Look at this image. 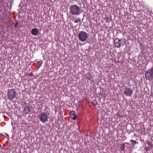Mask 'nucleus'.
Masks as SVG:
<instances>
[{"instance_id":"f257e3e1","label":"nucleus","mask_w":153,"mask_h":153,"mask_svg":"<svg viewBox=\"0 0 153 153\" xmlns=\"http://www.w3.org/2000/svg\"><path fill=\"white\" fill-rule=\"evenodd\" d=\"M70 13L74 15H79L80 13V8L76 5H73L70 7Z\"/></svg>"},{"instance_id":"f03ea898","label":"nucleus","mask_w":153,"mask_h":153,"mask_svg":"<svg viewBox=\"0 0 153 153\" xmlns=\"http://www.w3.org/2000/svg\"><path fill=\"white\" fill-rule=\"evenodd\" d=\"M16 91L15 89H9L7 91V96L8 100L12 101L16 97Z\"/></svg>"},{"instance_id":"7ed1b4c3","label":"nucleus","mask_w":153,"mask_h":153,"mask_svg":"<svg viewBox=\"0 0 153 153\" xmlns=\"http://www.w3.org/2000/svg\"><path fill=\"white\" fill-rule=\"evenodd\" d=\"M78 36L79 40L82 42L86 41L88 37V33L83 31H80L78 34Z\"/></svg>"},{"instance_id":"20e7f679","label":"nucleus","mask_w":153,"mask_h":153,"mask_svg":"<svg viewBox=\"0 0 153 153\" xmlns=\"http://www.w3.org/2000/svg\"><path fill=\"white\" fill-rule=\"evenodd\" d=\"M145 75L146 80H153V66L145 73Z\"/></svg>"},{"instance_id":"39448f33","label":"nucleus","mask_w":153,"mask_h":153,"mask_svg":"<svg viewBox=\"0 0 153 153\" xmlns=\"http://www.w3.org/2000/svg\"><path fill=\"white\" fill-rule=\"evenodd\" d=\"M39 118L40 121L43 123L48 121V116L45 112H41L40 114Z\"/></svg>"},{"instance_id":"423d86ee","label":"nucleus","mask_w":153,"mask_h":153,"mask_svg":"<svg viewBox=\"0 0 153 153\" xmlns=\"http://www.w3.org/2000/svg\"><path fill=\"white\" fill-rule=\"evenodd\" d=\"M123 93L127 97H131L133 94V91L132 89L130 88L126 87H125L124 90L123 91Z\"/></svg>"},{"instance_id":"0eeeda50","label":"nucleus","mask_w":153,"mask_h":153,"mask_svg":"<svg viewBox=\"0 0 153 153\" xmlns=\"http://www.w3.org/2000/svg\"><path fill=\"white\" fill-rule=\"evenodd\" d=\"M123 42V39H121L120 40L118 38H116L114 41V43L115 46L117 48H120L121 47L122 45L121 42Z\"/></svg>"},{"instance_id":"6e6552de","label":"nucleus","mask_w":153,"mask_h":153,"mask_svg":"<svg viewBox=\"0 0 153 153\" xmlns=\"http://www.w3.org/2000/svg\"><path fill=\"white\" fill-rule=\"evenodd\" d=\"M30 109L29 106H25L24 108L23 112L25 114H28L30 112Z\"/></svg>"},{"instance_id":"1a4fd4ad","label":"nucleus","mask_w":153,"mask_h":153,"mask_svg":"<svg viewBox=\"0 0 153 153\" xmlns=\"http://www.w3.org/2000/svg\"><path fill=\"white\" fill-rule=\"evenodd\" d=\"M39 33L38 30L37 28H34L31 30V34L34 36L37 35Z\"/></svg>"},{"instance_id":"9d476101","label":"nucleus","mask_w":153,"mask_h":153,"mask_svg":"<svg viewBox=\"0 0 153 153\" xmlns=\"http://www.w3.org/2000/svg\"><path fill=\"white\" fill-rule=\"evenodd\" d=\"M92 103L93 105L94 106H96L98 104L97 101L94 100H92Z\"/></svg>"},{"instance_id":"9b49d317","label":"nucleus","mask_w":153,"mask_h":153,"mask_svg":"<svg viewBox=\"0 0 153 153\" xmlns=\"http://www.w3.org/2000/svg\"><path fill=\"white\" fill-rule=\"evenodd\" d=\"M80 22V18L78 17L74 21L75 23H77Z\"/></svg>"},{"instance_id":"f8f14e48","label":"nucleus","mask_w":153,"mask_h":153,"mask_svg":"<svg viewBox=\"0 0 153 153\" xmlns=\"http://www.w3.org/2000/svg\"><path fill=\"white\" fill-rule=\"evenodd\" d=\"M130 142L131 143V144L133 145H134L136 143V141L135 140H134L133 139L131 140H130Z\"/></svg>"},{"instance_id":"ddd939ff","label":"nucleus","mask_w":153,"mask_h":153,"mask_svg":"<svg viewBox=\"0 0 153 153\" xmlns=\"http://www.w3.org/2000/svg\"><path fill=\"white\" fill-rule=\"evenodd\" d=\"M125 146V143H123L122 144L121 149L122 151H124Z\"/></svg>"},{"instance_id":"4468645a","label":"nucleus","mask_w":153,"mask_h":153,"mask_svg":"<svg viewBox=\"0 0 153 153\" xmlns=\"http://www.w3.org/2000/svg\"><path fill=\"white\" fill-rule=\"evenodd\" d=\"M75 114V112L74 111H72L71 112L70 115L73 116Z\"/></svg>"},{"instance_id":"2eb2a0df","label":"nucleus","mask_w":153,"mask_h":153,"mask_svg":"<svg viewBox=\"0 0 153 153\" xmlns=\"http://www.w3.org/2000/svg\"><path fill=\"white\" fill-rule=\"evenodd\" d=\"M77 118V116L76 114H75L74 116L73 117V120H76Z\"/></svg>"},{"instance_id":"dca6fc26","label":"nucleus","mask_w":153,"mask_h":153,"mask_svg":"<svg viewBox=\"0 0 153 153\" xmlns=\"http://www.w3.org/2000/svg\"><path fill=\"white\" fill-rule=\"evenodd\" d=\"M19 23L18 22L16 21V23L15 24V27H16L18 25Z\"/></svg>"},{"instance_id":"f3484780","label":"nucleus","mask_w":153,"mask_h":153,"mask_svg":"<svg viewBox=\"0 0 153 153\" xmlns=\"http://www.w3.org/2000/svg\"><path fill=\"white\" fill-rule=\"evenodd\" d=\"M87 79L88 80H91V76H87Z\"/></svg>"},{"instance_id":"a211bd4d","label":"nucleus","mask_w":153,"mask_h":153,"mask_svg":"<svg viewBox=\"0 0 153 153\" xmlns=\"http://www.w3.org/2000/svg\"><path fill=\"white\" fill-rule=\"evenodd\" d=\"M29 75L30 76H33V74L32 73H30L29 74Z\"/></svg>"},{"instance_id":"6ab92c4d","label":"nucleus","mask_w":153,"mask_h":153,"mask_svg":"<svg viewBox=\"0 0 153 153\" xmlns=\"http://www.w3.org/2000/svg\"><path fill=\"white\" fill-rule=\"evenodd\" d=\"M149 146H151V147H152V144H149Z\"/></svg>"},{"instance_id":"aec40b11","label":"nucleus","mask_w":153,"mask_h":153,"mask_svg":"<svg viewBox=\"0 0 153 153\" xmlns=\"http://www.w3.org/2000/svg\"><path fill=\"white\" fill-rule=\"evenodd\" d=\"M125 41H126L125 40ZM126 42H123V44H122L123 46V45L125 44Z\"/></svg>"},{"instance_id":"412c9836","label":"nucleus","mask_w":153,"mask_h":153,"mask_svg":"<svg viewBox=\"0 0 153 153\" xmlns=\"http://www.w3.org/2000/svg\"><path fill=\"white\" fill-rule=\"evenodd\" d=\"M109 18H107V20L108 21L109 20Z\"/></svg>"},{"instance_id":"4be33fe9","label":"nucleus","mask_w":153,"mask_h":153,"mask_svg":"<svg viewBox=\"0 0 153 153\" xmlns=\"http://www.w3.org/2000/svg\"><path fill=\"white\" fill-rule=\"evenodd\" d=\"M2 145L0 144V147H2Z\"/></svg>"}]
</instances>
